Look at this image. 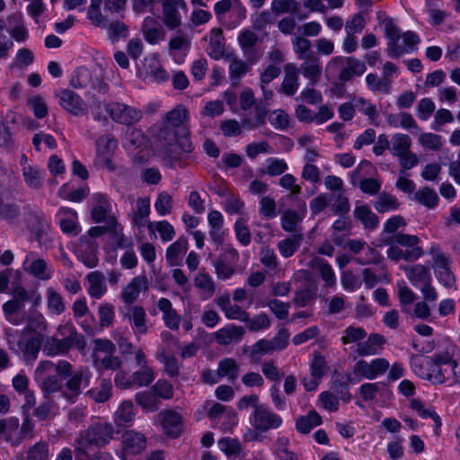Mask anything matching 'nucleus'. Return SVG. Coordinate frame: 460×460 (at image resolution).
<instances>
[{
    "instance_id": "obj_1",
    "label": "nucleus",
    "mask_w": 460,
    "mask_h": 460,
    "mask_svg": "<svg viewBox=\"0 0 460 460\" xmlns=\"http://www.w3.org/2000/svg\"><path fill=\"white\" fill-rule=\"evenodd\" d=\"M154 128L155 152L166 166L174 168L185 154L192 153L194 147L189 137H181L177 130L162 123Z\"/></svg>"
},
{
    "instance_id": "obj_2",
    "label": "nucleus",
    "mask_w": 460,
    "mask_h": 460,
    "mask_svg": "<svg viewBox=\"0 0 460 460\" xmlns=\"http://www.w3.org/2000/svg\"><path fill=\"white\" fill-rule=\"evenodd\" d=\"M411 366L416 375L433 385H442L451 379L450 356L447 353L435 354L432 358L413 355Z\"/></svg>"
},
{
    "instance_id": "obj_3",
    "label": "nucleus",
    "mask_w": 460,
    "mask_h": 460,
    "mask_svg": "<svg viewBox=\"0 0 460 460\" xmlns=\"http://www.w3.org/2000/svg\"><path fill=\"white\" fill-rule=\"evenodd\" d=\"M115 429L109 422H93L87 429L78 432L74 441V452L87 456L92 447H103L114 438Z\"/></svg>"
},
{
    "instance_id": "obj_4",
    "label": "nucleus",
    "mask_w": 460,
    "mask_h": 460,
    "mask_svg": "<svg viewBox=\"0 0 460 460\" xmlns=\"http://www.w3.org/2000/svg\"><path fill=\"white\" fill-rule=\"evenodd\" d=\"M4 436L6 442L12 446H19L25 439H32L36 436L35 425L32 420L26 416L22 423L16 417L0 420V438Z\"/></svg>"
},
{
    "instance_id": "obj_5",
    "label": "nucleus",
    "mask_w": 460,
    "mask_h": 460,
    "mask_svg": "<svg viewBox=\"0 0 460 460\" xmlns=\"http://www.w3.org/2000/svg\"><path fill=\"white\" fill-rule=\"evenodd\" d=\"M363 61L354 57H335L326 66L327 75L337 76L345 83L352 79L354 75H362L366 71Z\"/></svg>"
},
{
    "instance_id": "obj_6",
    "label": "nucleus",
    "mask_w": 460,
    "mask_h": 460,
    "mask_svg": "<svg viewBox=\"0 0 460 460\" xmlns=\"http://www.w3.org/2000/svg\"><path fill=\"white\" fill-rule=\"evenodd\" d=\"M91 372L87 368H79L67 377L62 389V397L69 403H75L83 388L89 386Z\"/></svg>"
},
{
    "instance_id": "obj_7",
    "label": "nucleus",
    "mask_w": 460,
    "mask_h": 460,
    "mask_svg": "<svg viewBox=\"0 0 460 460\" xmlns=\"http://www.w3.org/2000/svg\"><path fill=\"white\" fill-rule=\"evenodd\" d=\"M70 85L76 89L91 87L101 93H107L109 88L100 75L92 72L85 66H80L74 71L71 75Z\"/></svg>"
},
{
    "instance_id": "obj_8",
    "label": "nucleus",
    "mask_w": 460,
    "mask_h": 460,
    "mask_svg": "<svg viewBox=\"0 0 460 460\" xmlns=\"http://www.w3.org/2000/svg\"><path fill=\"white\" fill-rule=\"evenodd\" d=\"M12 296V299L4 304V311L18 313L23 309L25 303H31L33 307H37L41 300L40 295L36 290H27L21 285L13 287Z\"/></svg>"
},
{
    "instance_id": "obj_9",
    "label": "nucleus",
    "mask_w": 460,
    "mask_h": 460,
    "mask_svg": "<svg viewBox=\"0 0 460 460\" xmlns=\"http://www.w3.org/2000/svg\"><path fill=\"white\" fill-rule=\"evenodd\" d=\"M367 167H371V163L362 160L356 169L349 173L350 183L353 187H358L364 194L369 196L378 195L382 186L381 181L371 177L362 178L361 171Z\"/></svg>"
},
{
    "instance_id": "obj_10",
    "label": "nucleus",
    "mask_w": 460,
    "mask_h": 460,
    "mask_svg": "<svg viewBox=\"0 0 460 460\" xmlns=\"http://www.w3.org/2000/svg\"><path fill=\"white\" fill-rule=\"evenodd\" d=\"M121 459L132 460L133 456L141 454L147 446L146 436L138 431L126 430L121 436Z\"/></svg>"
},
{
    "instance_id": "obj_11",
    "label": "nucleus",
    "mask_w": 460,
    "mask_h": 460,
    "mask_svg": "<svg viewBox=\"0 0 460 460\" xmlns=\"http://www.w3.org/2000/svg\"><path fill=\"white\" fill-rule=\"evenodd\" d=\"M251 425L258 431L266 432L282 424L279 415L272 412L265 404L256 407L250 417Z\"/></svg>"
},
{
    "instance_id": "obj_12",
    "label": "nucleus",
    "mask_w": 460,
    "mask_h": 460,
    "mask_svg": "<svg viewBox=\"0 0 460 460\" xmlns=\"http://www.w3.org/2000/svg\"><path fill=\"white\" fill-rule=\"evenodd\" d=\"M106 110L115 122L127 126L137 123L143 116L140 110L120 102L111 103Z\"/></svg>"
},
{
    "instance_id": "obj_13",
    "label": "nucleus",
    "mask_w": 460,
    "mask_h": 460,
    "mask_svg": "<svg viewBox=\"0 0 460 460\" xmlns=\"http://www.w3.org/2000/svg\"><path fill=\"white\" fill-rule=\"evenodd\" d=\"M382 14H377L379 22L385 25V34L388 39L387 53L391 58H399L404 54L405 49L398 45V41L401 38L400 29L394 23V21L390 17L385 16L382 19Z\"/></svg>"
},
{
    "instance_id": "obj_14",
    "label": "nucleus",
    "mask_w": 460,
    "mask_h": 460,
    "mask_svg": "<svg viewBox=\"0 0 460 460\" xmlns=\"http://www.w3.org/2000/svg\"><path fill=\"white\" fill-rule=\"evenodd\" d=\"M433 269L437 279L445 288H451L456 283V278L451 270L452 261L446 253H437L433 256Z\"/></svg>"
},
{
    "instance_id": "obj_15",
    "label": "nucleus",
    "mask_w": 460,
    "mask_h": 460,
    "mask_svg": "<svg viewBox=\"0 0 460 460\" xmlns=\"http://www.w3.org/2000/svg\"><path fill=\"white\" fill-rule=\"evenodd\" d=\"M162 124L177 130L181 137L187 136L190 137L188 110L182 105H179L167 112Z\"/></svg>"
},
{
    "instance_id": "obj_16",
    "label": "nucleus",
    "mask_w": 460,
    "mask_h": 460,
    "mask_svg": "<svg viewBox=\"0 0 460 460\" xmlns=\"http://www.w3.org/2000/svg\"><path fill=\"white\" fill-rule=\"evenodd\" d=\"M239 259L237 251L227 248L224 253L214 261L216 273L220 279H227L235 273V263Z\"/></svg>"
},
{
    "instance_id": "obj_17",
    "label": "nucleus",
    "mask_w": 460,
    "mask_h": 460,
    "mask_svg": "<svg viewBox=\"0 0 460 460\" xmlns=\"http://www.w3.org/2000/svg\"><path fill=\"white\" fill-rule=\"evenodd\" d=\"M163 6L164 23L167 28L173 30L181 26V17L180 10H186L184 0H161Z\"/></svg>"
},
{
    "instance_id": "obj_18",
    "label": "nucleus",
    "mask_w": 460,
    "mask_h": 460,
    "mask_svg": "<svg viewBox=\"0 0 460 460\" xmlns=\"http://www.w3.org/2000/svg\"><path fill=\"white\" fill-rule=\"evenodd\" d=\"M389 362L385 358H376L370 363L366 360H358L354 367V373L373 380L379 375H383L389 368Z\"/></svg>"
},
{
    "instance_id": "obj_19",
    "label": "nucleus",
    "mask_w": 460,
    "mask_h": 460,
    "mask_svg": "<svg viewBox=\"0 0 460 460\" xmlns=\"http://www.w3.org/2000/svg\"><path fill=\"white\" fill-rule=\"evenodd\" d=\"M148 288V279L145 274L136 276L123 288L120 299L125 305H132L137 300L140 292L147 291Z\"/></svg>"
},
{
    "instance_id": "obj_20",
    "label": "nucleus",
    "mask_w": 460,
    "mask_h": 460,
    "mask_svg": "<svg viewBox=\"0 0 460 460\" xmlns=\"http://www.w3.org/2000/svg\"><path fill=\"white\" fill-rule=\"evenodd\" d=\"M59 100V105L73 115L79 116L84 113V102L75 93L69 89L60 90L56 93Z\"/></svg>"
},
{
    "instance_id": "obj_21",
    "label": "nucleus",
    "mask_w": 460,
    "mask_h": 460,
    "mask_svg": "<svg viewBox=\"0 0 460 460\" xmlns=\"http://www.w3.org/2000/svg\"><path fill=\"white\" fill-rule=\"evenodd\" d=\"M297 68L304 77L309 80V85L314 86L322 75V64L320 58L314 53H310Z\"/></svg>"
},
{
    "instance_id": "obj_22",
    "label": "nucleus",
    "mask_w": 460,
    "mask_h": 460,
    "mask_svg": "<svg viewBox=\"0 0 460 460\" xmlns=\"http://www.w3.org/2000/svg\"><path fill=\"white\" fill-rule=\"evenodd\" d=\"M164 433L172 438H178L182 431L181 416L172 410H166L159 413Z\"/></svg>"
},
{
    "instance_id": "obj_23",
    "label": "nucleus",
    "mask_w": 460,
    "mask_h": 460,
    "mask_svg": "<svg viewBox=\"0 0 460 460\" xmlns=\"http://www.w3.org/2000/svg\"><path fill=\"white\" fill-rule=\"evenodd\" d=\"M44 340L40 337L31 336L25 341L22 339L17 341L18 354L22 353V359L27 363L34 362L40 351Z\"/></svg>"
},
{
    "instance_id": "obj_24",
    "label": "nucleus",
    "mask_w": 460,
    "mask_h": 460,
    "mask_svg": "<svg viewBox=\"0 0 460 460\" xmlns=\"http://www.w3.org/2000/svg\"><path fill=\"white\" fill-rule=\"evenodd\" d=\"M123 317L131 323L136 334L143 335L146 333L147 316L144 307L140 305H128V310L123 313Z\"/></svg>"
},
{
    "instance_id": "obj_25",
    "label": "nucleus",
    "mask_w": 460,
    "mask_h": 460,
    "mask_svg": "<svg viewBox=\"0 0 460 460\" xmlns=\"http://www.w3.org/2000/svg\"><path fill=\"white\" fill-rule=\"evenodd\" d=\"M407 279L415 288H421L426 284L431 283V273L429 269L421 264L402 266Z\"/></svg>"
},
{
    "instance_id": "obj_26",
    "label": "nucleus",
    "mask_w": 460,
    "mask_h": 460,
    "mask_svg": "<svg viewBox=\"0 0 460 460\" xmlns=\"http://www.w3.org/2000/svg\"><path fill=\"white\" fill-rule=\"evenodd\" d=\"M244 334L245 330L243 326L228 324L215 332V340L218 344L227 346L241 341Z\"/></svg>"
},
{
    "instance_id": "obj_27",
    "label": "nucleus",
    "mask_w": 460,
    "mask_h": 460,
    "mask_svg": "<svg viewBox=\"0 0 460 460\" xmlns=\"http://www.w3.org/2000/svg\"><path fill=\"white\" fill-rule=\"evenodd\" d=\"M25 271L40 280L51 278V272L48 271L47 262L43 259H36L33 252L27 254L23 261Z\"/></svg>"
},
{
    "instance_id": "obj_28",
    "label": "nucleus",
    "mask_w": 460,
    "mask_h": 460,
    "mask_svg": "<svg viewBox=\"0 0 460 460\" xmlns=\"http://www.w3.org/2000/svg\"><path fill=\"white\" fill-rule=\"evenodd\" d=\"M47 329L48 323L44 316L40 313L35 312L28 315L26 326L22 330V333H31L33 334L32 337H40L42 340H45V332Z\"/></svg>"
},
{
    "instance_id": "obj_29",
    "label": "nucleus",
    "mask_w": 460,
    "mask_h": 460,
    "mask_svg": "<svg viewBox=\"0 0 460 460\" xmlns=\"http://www.w3.org/2000/svg\"><path fill=\"white\" fill-rule=\"evenodd\" d=\"M58 333L63 336L62 339L70 341V347H75L78 350H83L86 347L84 337L77 332V330L71 322L59 325L58 328Z\"/></svg>"
},
{
    "instance_id": "obj_30",
    "label": "nucleus",
    "mask_w": 460,
    "mask_h": 460,
    "mask_svg": "<svg viewBox=\"0 0 460 460\" xmlns=\"http://www.w3.org/2000/svg\"><path fill=\"white\" fill-rule=\"evenodd\" d=\"M157 307L163 313V320L165 325L171 330H177L181 316L172 308L171 301L164 297L160 298L157 302Z\"/></svg>"
},
{
    "instance_id": "obj_31",
    "label": "nucleus",
    "mask_w": 460,
    "mask_h": 460,
    "mask_svg": "<svg viewBox=\"0 0 460 460\" xmlns=\"http://www.w3.org/2000/svg\"><path fill=\"white\" fill-rule=\"evenodd\" d=\"M390 247L387 250V257L388 259L398 261L402 259L407 261H414L420 258L423 254V251L421 247H415L411 249L402 250L396 245L389 244Z\"/></svg>"
},
{
    "instance_id": "obj_32",
    "label": "nucleus",
    "mask_w": 460,
    "mask_h": 460,
    "mask_svg": "<svg viewBox=\"0 0 460 460\" xmlns=\"http://www.w3.org/2000/svg\"><path fill=\"white\" fill-rule=\"evenodd\" d=\"M43 352L47 356H56L66 353L70 349V341L67 339H58L56 337H49L45 335L42 343Z\"/></svg>"
},
{
    "instance_id": "obj_33",
    "label": "nucleus",
    "mask_w": 460,
    "mask_h": 460,
    "mask_svg": "<svg viewBox=\"0 0 460 460\" xmlns=\"http://www.w3.org/2000/svg\"><path fill=\"white\" fill-rule=\"evenodd\" d=\"M271 11L277 15L291 13L299 20H304L307 17L306 15L300 14L301 7L297 0H273L271 2Z\"/></svg>"
},
{
    "instance_id": "obj_34",
    "label": "nucleus",
    "mask_w": 460,
    "mask_h": 460,
    "mask_svg": "<svg viewBox=\"0 0 460 460\" xmlns=\"http://www.w3.org/2000/svg\"><path fill=\"white\" fill-rule=\"evenodd\" d=\"M254 119L243 118L241 119L243 128L246 129H253L263 126L266 123V117L269 111L268 104L261 101L257 102L254 107Z\"/></svg>"
},
{
    "instance_id": "obj_35",
    "label": "nucleus",
    "mask_w": 460,
    "mask_h": 460,
    "mask_svg": "<svg viewBox=\"0 0 460 460\" xmlns=\"http://www.w3.org/2000/svg\"><path fill=\"white\" fill-rule=\"evenodd\" d=\"M285 77L282 82V91L285 94L292 96L298 89V71L295 64H287L284 67Z\"/></svg>"
},
{
    "instance_id": "obj_36",
    "label": "nucleus",
    "mask_w": 460,
    "mask_h": 460,
    "mask_svg": "<svg viewBox=\"0 0 460 460\" xmlns=\"http://www.w3.org/2000/svg\"><path fill=\"white\" fill-rule=\"evenodd\" d=\"M89 288L88 293L93 298H101L107 291L104 275L101 271H92L86 277Z\"/></svg>"
},
{
    "instance_id": "obj_37",
    "label": "nucleus",
    "mask_w": 460,
    "mask_h": 460,
    "mask_svg": "<svg viewBox=\"0 0 460 460\" xmlns=\"http://www.w3.org/2000/svg\"><path fill=\"white\" fill-rule=\"evenodd\" d=\"M209 57L218 60L225 54V38L221 29H213L211 31L208 50Z\"/></svg>"
},
{
    "instance_id": "obj_38",
    "label": "nucleus",
    "mask_w": 460,
    "mask_h": 460,
    "mask_svg": "<svg viewBox=\"0 0 460 460\" xmlns=\"http://www.w3.org/2000/svg\"><path fill=\"white\" fill-rule=\"evenodd\" d=\"M353 216L356 220L364 225L366 228L375 229L378 223V217L372 212L367 205L356 206Z\"/></svg>"
},
{
    "instance_id": "obj_39",
    "label": "nucleus",
    "mask_w": 460,
    "mask_h": 460,
    "mask_svg": "<svg viewBox=\"0 0 460 460\" xmlns=\"http://www.w3.org/2000/svg\"><path fill=\"white\" fill-rule=\"evenodd\" d=\"M378 213H386L396 210L400 207L397 198L389 192H380L373 203Z\"/></svg>"
},
{
    "instance_id": "obj_40",
    "label": "nucleus",
    "mask_w": 460,
    "mask_h": 460,
    "mask_svg": "<svg viewBox=\"0 0 460 460\" xmlns=\"http://www.w3.org/2000/svg\"><path fill=\"white\" fill-rule=\"evenodd\" d=\"M194 286L202 291L200 297L207 300L213 296L216 285L212 278L206 272H199L194 279Z\"/></svg>"
},
{
    "instance_id": "obj_41",
    "label": "nucleus",
    "mask_w": 460,
    "mask_h": 460,
    "mask_svg": "<svg viewBox=\"0 0 460 460\" xmlns=\"http://www.w3.org/2000/svg\"><path fill=\"white\" fill-rule=\"evenodd\" d=\"M352 381L349 375L335 374L332 384V389L340 395L343 402H349L351 394L349 391V384Z\"/></svg>"
},
{
    "instance_id": "obj_42",
    "label": "nucleus",
    "mask_w": 460,
    "mask_h": 460,
    "mask_svg": "<svg viewBox=\"0 0 460 460\" xmlns=\"http://www.w3.org/2000/svg\"><path fill=\"white\" fill-rule=\"evenodd\" d=\"M322 423L321 416L315 411H310L307 415L296 420V428L302 434L309 433L314 427Z\"/></svg>"
},
{
    "instance_id": "obj_43",
    "label": "nucleus",
    "mask_w": 460,
    "mask_h": 460,
    "mask_svg": "<svg viewBox=\"0 0 460 460\" xmlns=\"http://www.w3.org/2000/svg\"><path fill=\"white\" fill-rule=\"evenodd\" d=\"M135 407L132 402L124 401L115 412V422L118 425L125 426L131 423L135 418Z\"/></svg>"
},
{
    "instance_id": "obj_44",
    "label": "nucleus",
    "mask_w": 460,
    "mask_h": 460,
    "mask_svg": "<svg viewBox=\"0 0 460 460\" xmlns=\"http://www.w3.org/2000/svg\"><path fill=\"white\" fill-rule=\"evenodd\" d=\"M188 249V240L184 236H181L172 243L166 250V260L170 265H175L177 263V260L181 256V254L187 252Z\"/></svg>"
},
{
    "instance_id": "obj_45",
    "label": "nucleus",
    "mask_w": 460,
    "mask_h": 460,
    "mask_svg": "<svg viewBox=\"0 0 460 460\" xmlns=\"http://www.w3.org/2000/svg\"><path fill=\"white\" fill-rule=\"evenodd\" d=\"M112 385L110 379H102L100 386L87 391L86 394L96 402H104L111 395Z\"/></svg>"
},
{
    "instance_id": "obj_46",
    "label": "nucleus",
    "mask_w": 460,
    "mask_h": 460,
    "mask_svg": "<svg viewBox=\"0 0 460 460\" xmlns=\"http://www.w3.org/2000/svg\"><path fill=\"white\" fill-rule=\"evenodd\" d=\"M391 153L394 156H402L406 152L410 151L411 146V139L406 134L397 133L393 136Z\"/></svg>"
},
{
    "instance_id": "obj_47",
    "label": "nucleus",
    "mask_w": 460,
    "mask_h": 460,
    "mask_svg": "<svg viewBox=\"0 0 460 460\" xmlns=\"http://www.w3.org/2000/svg\"><path fill=\"white\" fill-rule=\"evenodd\" d=\"M217 370L221 378L227 376L234 382L238 377L240 367L234 358H226L219 361Z\"/></svg>"
},
{
    "instance_id": "obj_48",
    "label": "nucleus",
    "mask_w": 460,
    "mask_h": 460,
    "mask_svg": "<svg viewBox=\"0 0 460 460\" xmlns=\"http://www.w3.org/2000/svg\"><path fill=\"white\" fill-rule=\"evenodd\" d=\"M36 381L40 383L44 397H50L52 394L57 392H60L62 394L63 385L57 375H49L42 377V379H37Z\"/></svg>"
},
{
    "instance_id": "obj_49",
    "label": "nucleus",
    "mask_w": 460,
    "mask_h": 460,
    "mask_svg": "<svg viewBox=\"0 0 460 460\" xmlns=\"http://www.w3.org/2000/svg\"><path fill=\"white\" fill-rule=\"evenodd\" d=\"M419 243L420 238L417 235L407 234L402 232L395 233L393 236L387 237L385 240H384V243L385 244L397 243L406 247V249L420 247L418 245Z\"/></svg>"
},
{
    "instance_id": "obj_50",
    "label": "nucleus",
    "mask_w": 460,
    "mask_h": 460,
    "mask_svg": "<svg viewBox=\"0 0 460 460\" xmlns=\"http://www.w3.org/2000/svg\"><path fill=\"white\" fill-rule=\"evenodd\" d=\"M47 305L50 313L59 315L66 310L63 296L52 288L47 289Z\"/></svg>"
},
{
    "instance_id": "obj_51",
    "label": "nucleus",
    "mask_w": 460,
    "mask_h": 460,
    "mask_svg": "<svg viewBox=\"0 0 460 460\" xmlns=\"http://www.w3.org/2000/svg\"><path fill=\"white\" fill-rule=\"evenodd\" d=\"M302 239V234H293L292 236L280 241L278 243L280 254L285 258L291 257L297 251Z\"/></svg>"
},
{
    "instance_id": "obj_52",
    "label": "nucleus",
    "mask_w": 460,
    "mask_h": 460,
    "mask_svg": "<svg viewBox=\"0 0 460 460\" xmlns=\"http://www.w3.org/2000/svg\"><path fill=\"white\" fill-rule=\"evenodd\" d=\"M93 344V363L97 360V358H103L104 355L114 354L116 351V345L108 339H95Z\"/></svg>"
},
{
    "instance_id": "obj_53",
    "label": "nucleus",
    "mask_w": 460,
    "mask_h": 460,
    "mask_svg": "<svg viewBox=\"0 0 460 460\" xmlns=\"http://www.w3.org/2000/svg\"><path fill=\"white\" fill-rule=\"evenodd\" d=\"M274 349L269 340L261 339L250 348L249 357L252 362H259L266 354L273 353Z\"/></svg>"
},
{
    "instance_id": "obj_54",
    "label": "nucleus",
    "mask_w": 460,
    "mask_h": 460,
    "mask_svg": "<svg viewBox=\"0 0 460 460\" xmlns=\"http://www.w3.org/2000/svg\"><path fill=\"white\" fill-rule=\"evenodd\" d=\"M155 22V20L151 17H146L143 22L144 38L150 44H156L161 39L162 29L158 26H153Z\"/></svg>"
},
{
    "instance_id": "obj_55",
    "label": "nucleus",
    "mask_w": 460,
    "mask_h": 460,
    "mask_svg": "<svg viewBox=\"0 0 460 460\" xmlns=\"http://www.w3.org/2000/svg\"><path fill=\"white\" fill-rule=\"evenodd\" d=\"M137 403L147 412L155 411L159 407V401L153 392H140L135 396Z\"/></svg>"
},
{
    "instance_id": "obj_56",
    "label": "nucleus",
    "mask_w": 460,
    "mask_h": 460,
    "mask_svg": "<svg viewBox=\"0 0 460 460\" xmlns=\"http://www.w3.org/2000/svg\"><path fill=\"white\" fill-rule=\"evenodd\" d=\"M150 213V202L148 199L139 198L137 200V212L133 217V223L137 226H145Z\"/></svg>"
},
{
    "instance_id": "obj_57",
    "label": "nucleus",
    "mask_w": 460,
    "mask_h": 460,
    "mask_svg": "<svg viewBox=\"0 0 460 460\" xmlns=\"http://www.w3.org/2000/svg\"><path fill=\"white\" fill-rule=\"evenodd\" d=\"M133 386H146L155 379V373L151 367L145 365L131 376Z\"/></svg>"
},
{
    "instance_id": "obj_58",
    "label": "nucleus",
    "mask_w": 460,
    "mask_h": 460,
    "mask_svg": "<svg viewBox=\"0 0 460 460\" xmlns=\"http://www.w3.org/2000/svg\"><path fill=\"white\" fill-rule=\"evenodd\" d=\"M97 370H119L122 367V360L114 354L104 355L103 358H97L93 362Z\"/></svg>"
},
{
    "instance_id": "obj_59",
    "label": "nucleus",
    "mask_w": 460,
    "mask_h": 460,
    "mask_svg": "<svg viewBox=\"0 0 460 460\" xmlns=\"http://www.w3.org/2000/svg\"><path fill=\"white\" fill-rule=\"evenodd\" d=\"M415 199L420 204L429 208L436 207L439 199L437 192L429 187H424L416 191Z\"/></svg>"
},
{
    "instance_id": "obj_60",
    "label": "nucleus",
    "mask_w": 460,
    "mask_h": 460,
    "mask_svg": "<svg viewBox=\"0 0 460 460\" xmlns=\"http://www.w3.org/2000/svg\"><path fill=\"white\" fill-rule=\"evenodd\" d=\"M218 447L227 457H237L242 452V446L235 438H224L218 441Z\"/></svg>"
},
{
    "instance_id": "obj_61",
    "label": "nucleus",
    "mask_w": 460,
    "mask_h": 460,
    "mask_svg": "<svg viewBox=\"0 0 460 460\" xmlns=\"http://www.w3.org/2000/svg\"><path fill=\"white\" fill-rule=\"evenodd\" d=\"M330 199H332L331 209L335 215L342 217L349 213L350 208L349 199L343 193L333 194Z\"/></svg>"
},
{
    "instance_id": "obj_62",
    "label": "nucleus",
    "mask_w": 460,
    "mask_h": 460,
    "mask_svg": "<svg viewBox=\"0 0 460 460\" xmlns=\"http://www.w3.org/2000/svg\"><path fill=\"white\" fill-rule=\"evenodd\" d=\"M292 45L295 53L297 55V58L299 59L306 58L307 56L312 53L311 48L312 44L311 41L305 37L302 36H296L292 39Z\"/></svg>"
},
{
    "instance_id": "obj_63",
    "label": "nucleus",
    "mask_w": 460,
    "mask_h": 460,
    "mask_svg": "<svg viewBox=\"0 0 460 460\" xmlns=\"http://www.w3.org/2000/svg\"><path fill=\"white\" fill-rule=\"evenodd\" d=\"M49 456V446L44 441L37 442L26 452L27 460H46Z\"/></svg>"
},
{
    "instance_id": "obj_64",
    "label": "nucleus",
    "mask_w": 460,
    "mask_h": 460,
    "mask_svg": "<svg viewBox=\"0 0 460 460\" xmlns=\"http://www.w3.org/2000/svg\"><path fill=\"white\" fill-rule=\"evenodd\" d=\"M23 177L27 185L33 189H39L42 184L41 172L32 166L23 168Z\"/></svg>"
}]
</instances>
